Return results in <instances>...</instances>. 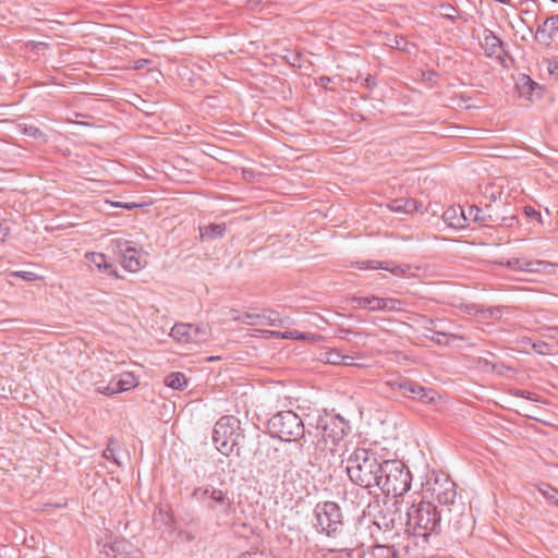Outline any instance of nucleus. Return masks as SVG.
<instances>
[{"mask_svg":"<svg viewBox=\"0 0 558 558\" xmlns=\"http://www.w3.org/2000/svg\"><path fill=\"white\" fill-rule=\"evenodd\" d=\"M272 338H281V339H295V340H307L314 339L315 336L312 333H304L298 330L293 331H267Z\"/></svg>","mask_w":558,"mask_h":558,"instance_id":"nucleus-26","label":"nucleus"},{"mask_svg":"<svg viewBox=\"0 0 558 558\" xmlns=\"http://www.w3.org/2000/svg\"><path fill=\"white\" fill-rule=\"evenodd\" d=\"M524 342H526V343H531V344H532L533 350H534L536 353L541 354V355H547V354H550V352H551V347H550V344H548V343H547V342H545V341H534V342H532V340H531V339L526 338V339L524 340Z\"/></svg>","mask_w":558,"mask_h":558,"instance_id":"nucleus-34","label":"nucleus"},{"mask_svg":"<svg viewBox=\"0 0 558 558\" xmlns=\"http://www.w3.org/2000/svg\"><path fill=\"white\" fill-rule=\"evenodd\" d=\"M192 497L202 501L207 510L215 512L218 517L228 518L235 512L233 493L228 489L213 485L196 487Z\"/></svg>","mask_w":558,"mask_h":558,"instance_id":"nucleus-5","label":"nucleus"},{"mask_svg":"<svg viewBox=\"0 0 558 558\" xmlns=\"http://www.w3.org/2000/svg\"><path fill=\"white\" fill-rule=\"evenodd\" d=\"M424 494L433 498L440 506L447 508L459 504L456 501V483L442 472L434 473L433 476L427 480L424 486Z\"/></svg>","mask_w":558,"mask_h":558,"instance_id":"nucleus-8","label":"nucleus"},{"mask_svg":"<svg viewBox=\"0 0 558 558\" xmlns=\"http://www.w3.org/2000/svg\"><path fill=\"white\" fill-rule=\"evenodd\" d=\"M86 260L94 265L98 270H102L110 276L118 277V272L113 268L112 264L108 263L107 257L102 253L88 252L85 254Z\"/></svg>","mask_w":558,"mask_h":558,"instance_id":"nucleus-19","label":"nucleus"},{"mask_svg":"<svg viewBox=\"0 0 558 558\" xmlns=\"http://www.w3.org/2000/svg\"><path fill=\"white\" fill-rule=\"evenodd\" d=\"M402 301L393 298H380L379 311L397 312L402 310Z\"/></svg>","mask_w":558,"mask_h":558,"instance_id":"nucleus-30","label":"nucleus"},{"mask_svg":"<svg viewBox=\"0 0 558 558\" xmlns=\"http://www.w3.org/2000/svg\"><path fill=\"white\" fill-rule=\"evenodd\" d=\"M10 233V228L0 222V242L5 241Z\"/></svg>","mask_w":558,"mask_h":558,"instance_id":"nucleus-47","label":"nucleus"},{"mask_svg":"<svg viewBox=\"0 0 558 558\" xmlns=\"http://www.w3.org/2000/svg\"><path fill=\"white\" fill-rule=\"evenodd\" d=\"M506 265L511 269L522 271V265H524V260L519 258H510L507 260Z\"/></svg>","mask_w":558,"mask_h":558,"instance_id":"nucleus-44","label":"nucleus"},{"mask_svg":"<svg viewBox=\"0 0 558 558\" xmlns=\"http://www.w3.org/2000/svg\"><path fill=\"white\" fill-rule=\"evenodd\" d=\"M343 361V354L337 350H331L326 353V362L333 365H340Z\"/></svg>","mask_w":558,"mask_h":558,"instance_id":"nucleus-38","label":"nucleus"},{"mask_svg":"<svg viewBox=\"0 0 558 558\" xmlns=\"http://www.w3.org/2000/svg\"><path fill=\"white\" fill-rule=\"evenodd\" d=\"M238 558H269L268 555L260 550L247 551L241 554Z\"/></svg>","mask_w":558,"mask_h":558,"instance_id":"nucleus-43","label":"nucleus"},{"mask_svg":"<svg viewBox=\"0 0 558 558\" xmlns=\"http://www.w3.org/2000/svg\"><path fill=\"white\" fill-rule=\"evenodd\" d=\"M482 47L487 57H500L502 52V41L494 32L485 31Z\"/></svg>","mask_w":558,"mask_h":558,"instance_id":"nucleus-18","label":"nucleus"},{"mask_svg":"<svg viewBox=\"0 0 558 558\" xmlns=\"http://www.w3.org/2000/svg\"><path fill=\"white\" fill-rule=\"evenodd\" d=\"M391 48L398 49L400 51L411 53L415 46L409 43L403 36H393L392 38H388V43Z\"/></svg>","mask_w":558,"mask_h":558,"instance_id":"nucleus-27","label":"nucleus"},{"mask_svg":"<svg viewBox=\"0 0 558 558\" xmlns=\"http://www.w3.org/2000/svg\"><path fill=\"white\" fill-rule=\"evenodd\" d=\"M360 269H384L397 277H415L416 271L420 270L418 267H413L411 265H393L389 262H376V260H368V262H362L357 263Z\"/></svg>","mask_w":558,"mask_h":558,"instance_id":"nucleus-16","label":"nucleus"},{"mask_svg":"<svg viewBox=\"0 0 558 558\" xmlns=\"http://www.w3.org/2000/svg\"><path fill=\"white\" fill-rule=\"evenodd\" d=\"M340 365L352 366V365H357V364L354 362L353 356L343 355V361L341 362Z\"/></svg>","mask_w":558,"mask_h":558,"instance_id":"nucleus-50","label":"nucleus"},{"mask_svg":"<svg viewBox=\"0 0 558 558\" xmlns=\"http://www.w3.org/2000/svg\"><path fill=\"white\" fill-rule=\"evenodd\" d=\"M544 336L558 342V326H548L544 328Z\"/></svg>","mask_w":558,"mask_h":558,"instance_id":"nucleus-42","label":"nucleus"},{"mask_svg":"<svg viewBox=\"0 0 558 558\" xmlns=\"http://www.w3.org/2000/svg\"><path fill=\"white\" fill-rule=\"evenodd\" d=\"M534 38L542 45L549 46L551 41V34L547 31V26H544V23L538 25Z\"/></svg>","mask_w":558,"mask_h":558,"instance_id":"nucleus-33","label":"nucleus"},{"mask_svg":"<svg viewBox=\"0 0 558 558\" xmlns=\"http://www.w3.org/2000/svg\"><path fill=\"white\" fill-rule=\"evenodd\" d=\"M478 365L481 367H483L485 371H488V369H494V365H492L487 360L485 359H480L478 360Z\"/></svg>","mask_w":558,"mask_h":558,"instance_id":"nucleus-51","label":"nucleus"},{"mask_svg":"<svg viewBox=\"0 0 558 558\" xmlns=\"http://www.w3.org/2000/svg\"><path fill=\"white\" fill-rule=\"evenodd\" d=\"M411 481L412 475L404 463L386 459L377 488L387 496L399 497L410 490Z\"/></svg>","mask_w":558,"mask_h":558,"instance_id":"nucleus-4","label":"nucleus"},{"mask_svg":"<svg viewBox=\"0 0 558 558\" xmlns=\"http://www.w3.org/2000/svg\"><path fill=\"white\" fill-rule=\"evenodd\" d=\"M456 213H457L456 208H449L445 211L444 217L446 220H449L454 217Z\"/></svg>","mask_w":558,"mask_h":558,"instance_id":"nucleus-53","label":"nucleus"},{"mask_svg":"<svg viewBox=\"0 0 558 558\" xmlns=\"http://www.w3.org/2000/svg\"><path fill=\"white\" fill-rule=\"evenodd\" d=\"M386 459L366 448H356L347 459V473L352 483L372 489L378 486Z\"/></svg>","mask_w":558,"mask_h":558,"instance_id":"nucleus-2","label":"nucleus"},{"mask_svg":"<svg viewBox=\"0 0 558 558\" xmlns=\"http://www.w3.org/2000/svg\"><path fill=\"white\" fill-rule=\"evenodd\" d=\"M558 33V28L556 26H549V34H551V38Z\"/></svg>","mask_w":558,"mask_h":558,"instance_id":"nucleus-55","label":"nucleus"},{"mask_svg":"<svg viewBox=\"0 0 558 558\" xmlns=\"http://www.w3.org/2000/svg\"><path fill=\"white\" fill-rule=\"evenodd\" d=\"M445 520H447L448 526L451 527L459 537L464 538L471 535L474 524L472 515L465 510L463 502L447 508Z\"/></svg>","mask_w":558,"mask_h":558,"instance_id":"nucleus-12","label":"nucleus"},{"mask_svg":"<svg viewBox=\"0 0 558 558\" xmlns=\"http://www.w3.org/2000/svg\"><path fill=\"white\" fill-rule=\"evenodd\" d=\"M410 542L397 541L387 544H377L372 546L369 555L373 558H416L417 555Z\"/></svg>","mask_w":558,"mask_h":558,"instance_id":"nucleus-13","label":"nucleus"},{"mask_svg":"<svg viewBox=\"0 0 558 558\" xmlns=\"http://www.w3.org/2000/svg\"><path fill=\"white\" fill-rule=\"evenodd\" d=\"M351 304L355 308H369L371 311H379L380 298L377 296H354Z\"/></svg>","mask_w":558,"mask_h":558,"instance_id":"nucleus-22","label":"nucleus"},{"mask_svg":"<svg viewBox=\"0 0 558 558\" xmlns=\"http://www.w3.org/2000/svg\"><path fill=\"white\" fill-rule=\"evenodd\" d=\"M524 211H525L526 216L530 217L531 219H536L539 222H542L541 213L537 211L536 209H534L533 207L527 206V207H525Z\"/></svg>","mask_w":558,"mask_h":558,"instance_id":"nucleus-45","label":"nucleus"},{"mask_svg":"<svg viewBox=\"0 0 558 558\" xmlns=\"http://www.w3.org/2000/svg\"><path fill=\"white\" fill-rule=\"evenodd\" d=\"M521 95H531L535 88H539L538 84L535 83L530 76L523 75L517 84Z\"/></svg>","mask_w":558,"mask_h":558,"instance_id":"nucleus-29","label":"nucleus"},{"mask_svg":"<svg viewBox=\"0 0 558 558\" xmlns=\"http://www.w3.org/2000/svg\"><path fill=\"white\" fill-rule=\"evenodd\" d=\"M539 490L546 499L553 501L556 506H558V490L557 489L547 485L544 488H541Z\"/></svg>","mask_w":558,"mask_h":558,"instance_id":"nucleus-36","label":"nucleus"},{"mask_svg":"<svg viewBox=\"0 0 558 558\" xmlns=\"http://www.w3.org/2000/svg\"><path fill=\"white\" fill-rule=\"evenodd\" d=\"M269 433L283 441H298L304 437L302 418L293 411H280L268 421Z\"/></svg>","mask_w":558,"mask_h":558,"instance_id":"nucleus-6","label":"nucleus"},{"mask_svg":"<svg viewBox=\"0 0 558 558\" xmlns=\"http://www.w3.org/2000/svg\"><path fill=\"white\" fill-rule=\"evenodd\" d=\"M332 78L329 76H320L318 78V85L322 86L326 90H333V87H330L329 84L331 83Z\"/></svg>","mask_w":558,"mask_h":558,"instance_id":"nucleus-46","label":"nucleus"},{"mask_svg":"<svg viewBox=\"0 0 558 558\" xmlns=\"http://www.w3.org/2000/svg\"><path fill=\"white\" fill-rule=\"evenodd\" d=\"M402 519V512L397 507V502L385 505L374 515L373 524L369 526L371 536L375 542L400 539V531L404 529Z\"/></svg>","mask_w":558,"mask_h":558,"instance_id":"nucleus-3","label":"nucleus"},{"mask_svg":"<svg viewBox=\"0 0 558 558\" xmlns=\"http://www.w3.org/2000/svg\"><path fill=\"white\" fill-rule=\"evenodd\" d=\"M22 133L33 138H40L44 136L43 131L35 125H24L22 129Z\"/></svg>","mask_w":558,"mask_h":558,"instance_id":"nucleus-39","label":"nucleus"},{"mask_svg":"<svg viewBox=\"0 0 558 558\" xmlns=\"http://www.w3.org/2000/svg\"><path fill=\"white\" fill-rule=\"evenodd\" d=\"M94 387L96 392L105 395L102 390L104 388H107V385H105L102 381H95Z\"/></svg>","mask_w":558,"mask_h":558,"instance_id":"nucleus-52","label":"nucleus"},{"mask_svg":"<svg viewBox=\"0 0 558 558\" xmlns=\"http://www.w3.org/2000/svg\"><path fill=\"white\" fill-rule=\"evenodd\" d=\"M170 336L179 343H201L206 340V329L198 325L178 323L170 332Z\"/></svg>","mask_w":558,"mask_h":558,"instance_id":"nucleus-15","label":"nucleus"},{"mask_svg":"<svg viewBox=\"0 0 558 558\" xmlns=\"http://www.w3.org/2000/svg\"><path fill=\"white\" fill-rule=\"evenodd\" d=\"M556 265L554 263L547 260H524V265H522V271L530 274H555Z\"/></svg>","mask_w":558,"mask_h":558,"instance_id":"nucleus-20","label":"nucleus"},{"mask_svg":"<svg viewBox=\"0 0 558 558\" xmlns=\"http://www.w3.org/2000/svg\"><path fill=\"white\" fill-rule=\"evenodd\" d=\"M165 385L175 390H183L187 386V380L183 373L173 372L165 377Z\"/></svg>","mask_w":558,"mask_h":558,"instance_id":"nucleus-24","label":"nucleus"},{"mask_svg":"<svg viewBox=\"0 0 558 558\" xmlns=\"http://www.w3.org/2000/svg\"><path fill=\"white\" fill-rule=\"evenodd\" d=\"M404 523V538L416 548H424L432 535L442 531L445 520L444 510H438L432 501L420 500L413 502L407 510Z\"/></svg>","mask_w":558,"mask_h":558,"instance_id":"nucleus-1","label":"nucleus"},{"mask_svg":"<svg viewBox=\"0 0 558 558\" xmlns=\"http://www.w3.org/2000/svg\"><path fill=\"white\" fill-rule=\"evenodd\" d=\"M110 246L112 252L120 256L123 268L130 272L141 270L146 264L137 248L126 240L113 239Z\"/></svg>","mask_w":558,"mask_h":558,"instance_id":"nucleus-10","label":"nucleus"},{"mask_svg":"<svg viewBox=\"0 0 558 558\" xmlns=\"http://www.w3.org/2000/svg\"><path fill=\"white\" fill-rule=\"evenodd\" d=\"M225 232V225H209L201 232V236L203 239H216L222 236Z\"/></svg>","mask_w":558,"mask_h":558,"instance_id":"nucleus-28","label":"nucleus"},{"mask_svg":"<svg viewBox=\"0 0 558 558\" xmlns=\"http://www.w3.org/2000/svg\"><path fill=\"white\" fill-rule=\"evenodd\" d=\"M450 226H454V227H458L459 223H453V222H450Z\"/></svg>","mask_w":558,"mask_h":558,"instance_id":"nucleus-57","label":"nucleus"},{"mask_svg":"<svg viewBox=\"0 0 558 558\" xmlns=\"http://www.w3.org/2000/svg\"><path fill=\"white\" fill-rule=\"evenodd\" d=\"M481 319H499L502 315L500 307H486L476 311Z\"/></svg>","mask_w":558,"mask_h":558,"instance_id":"nucleus-32","label":"nucleus"},{"mask_svg":"<svg viewBox=\"0 0 558 558\" xmlns=\"http://www.w3.org/2000/svg\"><path fill=\"white\" fill-rule=\"evenodd\" d=\"M318 427L323 428V438L326 442L337 444L350 433V424L340 415L320 420Z\"/></svg>","mask_w":558,"mask_h":558,"instance_id":"nucleus-14","label":"nucleus"},{"mask_svg":"<svg viewBox=\"0 0 558 558\" xmlns=\"http://www.w3.org/2000/svg\"><path fill=\"white\" fill-rule=\"evenodd\" d=\"M13 276L23 279L24 281L31 282L38 279V275L33 271H15Z\"/></svg>","mask_w":558,"mask_h":558,"instance_id":"nucleus-41","label":"nucleus"},{"mask_svg":"<svg viewBox=\"0 0 558 558\" xmlns=\"http://www.w3.org/2000/svg\"><path fill=\"white\" fill-rule=\"evenodd\" d=\"M429 332L430 333L425 335V337L428 338L429 340H432L438 344L447 343L446 338L448 337V333L442 332V331H434V330H429Z\"/></svg>","mask_w":558,"mask_h":558,"instance_id":"nucleus-37","label":"nucleus"},{"mask_svg":"<svg viewBox=\"0 0 558 558\" xmlns=\"http://www.w3.org/2000/svg\"><path fill=\"white\" fill-rule=\"evenodd\" d=\"M240 421L232 415L220 417L213 430V441L222 454L229 456L238 446L240 438Z\"/></svg>","mask_w":558,"mask_h":558,"instance_id":"nucleus-7","label":"nucleus"},{"mask_svg":"<svg viewBox=\"0 0 558 558\" xmlns=\"http://www.w3.org/2000/svg\"><path fill=\"white\" fill-rule=\"evenodd\" d=\"M119 449H120L119 442L114 438H110L107 444L106 449L102 452V457L106 460L112 461L114 464L120 466L121 461L119 460V457H118Z\"/></svg>","mask_w":558,"mask_h":558,"instance_id":"nucleus-25","label":"nucleus"},{"mask_svg":"<svg viewBox=\"0 0 558 558\" xmlns=\"http://www.w3.org/2000/svg\"><path fill=\"white\" fill-rule=\"evenodd\" d=\"M469 216L474 221H492V222L497 221V219H493L490 214H487L486 210H484L477 206H471L469 208Z\"/></svg>","mask_w":558,"mask_h":558,"instance_id":"nucleus-31","label":"nucleus"},{"mask_svg":"<svg viewBox=\"0 0 558 558\" xmlns=\"http://www.w3.org/2000/svg\"><path fill=\"white\" fill-rule=\"evenodd\" d=\"M316 526L328 536L338 535L344 525L343 514L338 504L333 501L318 502L314 509Z\"/></svg>","mask_w":558,"mask_h":558,"instance_id":"nucleus-9","label":"nucleus"},{"mask_svg":"<svg viewBox=\"0 0 558 558\" xmlns=\"http://www.w3.org/2000/svg\"><path fill=\"white\" fill-rule=\"evenodd\" d=\"M363 85L367 88H373L375 87L376 85V80L373 75H367L365 78H364V83Z\"/></svg>","mask_w":558,"mask_h":558,"instance_id":"nucleus-49","label":"nucleus"},{"mask_svg":"<svg viewBox=\"0 0 558 558\" xmlns=\"http://www.w3.org/2000/svg\"><path fill=\"white\" fill-rule=\"evenodd\" d=\"M460 213H461V217L465 220L464 211L462 209H460Z\"/></svg>","mask_w":558,"mask_h":558,"instance_id":"nucleus-56","label":"nucleus"},{"mask_svg":"<svg viewBox=\"0 0 558 558\" xmlns=\"http://www.w3.org/2000/svg\"><path fill=\"white\" fill-rule=\"evenodd\" d=\"M511 395L514 397L524 398L533 402H539V397L536 393L527 390L514 389L511 391Z\"/></svg>","mask_w":558,"mask_h":558,"instance_id":"nucleus-35","label":"nucleus"},{"mask_svg":"<svg viewBox=\"0 0 558 558\" xmlns=\"http://www.w3.org/2000/svg\"><path fill=\"white\" fill-rule=\"evenodd\" d=\"M117 206H121L126 209H133V208L137 207V205L135 203H125L123 205L120 203H117Z\"/></svg>","mask_w":558,"mask_h":558,"instance_id":"nucleus-54","label":"nucleus"},{"mask_svg":"<svg viewBox=\"0 0 558 558\" xmlns=\"http://www.w3.org/2000/svg\"><path fill=\"white\" fill-rule=\"evenodd\" d=\"M138 385L137 378L130 372H124L119 375V378L111 379L107 385V388H104V392L106 396H113L119 392L128 391L132 388H135Z\"/></svg>","mask_w":558,"mask_h":558,"instance_id":"nucleus-17","label":"nucleus"},{"mask_svg":"<svg viewBox=\"0 0 558 558\" xmlns=\"http://www.w3.org/2000/svg\"><path fill=\"white\" fill-rule=\"evenodd\" d=\"M391 211L401 214H411L417 210V205L414 199L411 198H397L388 204Z\"/></svg>","mask_w":558,"mask_h":558,"instance_id":"nucleus-21","label":"nucleus"},{"mask_svg":"<svg viewBox=\"0 0 558 558\" xmlns=\"http://www.w3.org/2000/svg\"><path fill=\"white\" fill-rule=\"evenodd\" d=\"M544 26H556L558 28V15H553L544 21Z\"/></svg>","mask_w":558,"mask_h":558,"instance_id":"nucleus-48","label":"nucleus"},{"mask_svg":"<svg viewBox=\"0 0 558 558\" xmlns=\"http://www.w3.org/2000/svg\"><path fill=\"white\" fill-rule=\"evenodd\" d=\"M456 13L457 10L450 4H444L440 7V14L446 19L454 21L457 19Z\"/></svg>","mask_w":558,"mask_h":558,"instance_id":"nucleus-40","label":"nucleus"},{"mask_svg":"<svg viewBox=\"0 0 558 558\" xmlns=\"http://www.w3.org/2000/svg\"><path fill=\"white\" fill-rule=\"evenodd\" d=\"M387 385L396 391H401L405 397H411L423 403H433L436 400L437 392L434 389L424 388L404 377L389 379Z\"/></svg>","mask_w":558,"mask_h":558,"instance_id":"nucleus-11","label":"nucleus"},{"mask_svg":"<svg viewBox=\"0 0 558 558\" xmlns=\"http://www.w3.org/2000/svg\"><path fill=\"white\" fill-rule=\"evenodd\" d=\"M256 318L259 319L260 325L268 326H283L288 320V317H282L279 313L275 311H265L260 315H257Z\"/></svg>","mask_w":558,"mask_h":558,"instance_id":"nucleus-23","label":"nucleus"}]
</instances>
